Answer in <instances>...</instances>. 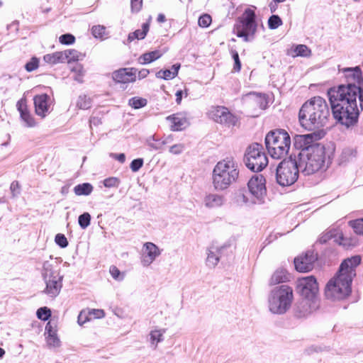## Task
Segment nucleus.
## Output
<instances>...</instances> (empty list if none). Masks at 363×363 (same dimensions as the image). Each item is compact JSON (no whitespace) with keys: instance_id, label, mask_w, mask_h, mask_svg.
Masks as SVG:
<instances>
[{"instance_id":"nucleus-1","label":"nucleus","mask_w":363,"mask_h":363,"mask_svg":"<svg viewBox=\"0 0 363 363\" xmlns=\"http://www.w3.org/2000/svg\"><path fill=\"white\" fill-rule=\"evenodd\" d=\"M335 118L347 128L354 126L358 121L359 109L357 101L363 108V89L358 86L341 84L328 91Z\"/></svg>"},{"instance_id":"nucleus-2","label":"nucleus","mask_w":363,"mask_h":363,"mask_svg":"<svg viewBox=\"0 0 363 363\" xmlns=\"http://www.w3.org/2000/svg\"><path fill=\"white\" fill-rule=\"evenodd\" d=\"M361 260L359 255H354L342 261L336 276L326 284L325 296L328 299L342 300L350 294L352 281L356 276V267Z\"/></svg>"},{"instance_id":"nucleus-3","label":"nucleus","mask_w":363,"mask_h":363,"mask_svg":"<svg viewBox=\"0 0 363 363\" xmlns=\"http://www.w3.org/2000/svg\"><path fill=\"white\" fill-rule=\"evenodd\" d=\"M330 111L325 100L315 96L305 102L298 113V120L303 128L311 130L319 129L328 122Z\"/></svg>"},{"instance_id":"nucleus-4","label":"nucleus","mask_w":363,"mask_h":363,"mask_svg":"<svg viewBox=\"0 0 363 363\" xmlns=\"http://www.w3.org/2000/svg\"><path fill=\"white\" fill-rule=\"evenodd\" d=\"M325 148L323 145H316L298 154V165L304 175H311L325 171L329 164Z\"/></svg>"},{"instance_id":"nucleus-5","label":"nucleus","mask_w":363,"mask_h":363,"mask_svg":"<svg viewBox=\"0 0 363 363\" xmlns=\"http://www.w3.org/2000/svg\"><path fill=\"white\" fill-rule=\"evenodd\" d=\"M239 177L238 163L233 157H227L214 167L212 183L217 191L227 189Z\"/></svg>"},{"instance_id":"nucleus-6","label":"nucleus","mask_w":363,"mask_h":363,"mask_svg":"<svg viewBox=\"0 0 363 363\" xmlns=\"http://www.w3.org/2000/svg\"><path fill=\"white\" fill-rule=\"evenodd\" d=\"M297 291L303 298L298 308L299 316H305L315 310L318 306V284L313 276L299 278L296 285Z\"/></svg>"},{"instance_id":"nucleus-7","label":"nucleus","mask_w":363,"mask_h":363,"mask_svg":"<svg viewBox=\"0 0 363 363\" xmlns=\"http://www.w3.org/2000/svg\"><path fill=\"white\" fill-rule=\"evenodd\" d=\"M265 145L269 155L273 159L280 160L287 155L291 145V138L284 130H274L267 134Z\"/></svg>"},{"instance_id":"nucleus-8","label":"nucleus","mask_w":363,"mask_h":363,"mask_svg":"<svg viewBox=\"0 0 363 363\" xmlns=\"http://www.w3.org/2000/svg\"><path fill=\"white\" fill-rule=\"evenodd\" d=\"M294 299L293 289L288 285L274 288L268 296V307L274 314H284L289 310Z\"/></svg>"},{"instance_id":"nucleus-9","label":"nucleus","mask_w":363,"mask_h":363,"mask_svg":"<svg viewBox=\"0 0 363 363\" xmlns=\"http://www.w3.org/2000/svg\"><path fill=\"white\" fill-rule=\"evenodd\" d=\"M301 168L296 159L291 156L287 160H282L276 169L277 182L281 186H289L294 184L298 179Z\"/></svg>"},{"instance_id":"nucleus-10","label":"nucleus","mask_w":363,"mask_h":363,"mask_svg":"<svg viewBox=\"0 0 363 363\" xmlns=\"http://www.w3.org/2000/svg\"><path fill=\"white\" fill-rule=\"evenodd\" d=\"M257 29L255 12L251 9H247L238 22L235 24L233 31L238 37L243 38L245 42H248L253 39Z\"/></svg>"},{"instance_id":"nucleus-11","label":"nucleus","mask_w":363,"mask_h":363,"mask_svg":"<svg viewBox=\"0 0 363 363\" xmlns=\"http://www.w3.org/2000/svg\"><path fill=\"white\" fill-rule=\"evenodd\" d=\"M245 166L253 172H260L268 164V159L263 146L257 143L250 145L245 152Z\"/></svg>"},{"instance_id":"nucleus-12","label":"nucleus","mask_w":363,"mask_h":363,"mask_svg":"<svg viewBox=\"0 0 363 363\" xmlns=\"http://www.w3.org/2000/svg\"><path fill=\"white\" fill-rule=\"evenodd\" d=\"M41 274L46 285L44 293L50 297H56L62 287V276L53 269L52 264L49 261L43 262Z\"/></svg>"},{"instance_id":"nucleus-13","label":"nucleus","mask_w":363,"mask_h":363,"mask_svg":"<svg viewBox=\"0 0 363 363\" xmlns=\"http://www.w3.org/2000/svg\"><path fill=\"white\" fill-rule=\"evenodd\" d=\"M265 184V178L262 174L252 177L248 182V189L255 199L253 201L255 203L264 202V198L267 193Z\"/></svg>"},{"instance_id":"nucleus-14","label":"nucleus","mask_w":363,"mask_h":363,"mask_svg":"<svg viewBox=\"0 0 363 363\" xmlns=\"http://www.w3.org/2000/svg\"><path fill=\"white\" fill-rule=\"evenodd\" d=\"M209 116L215 122L227 127L235 125L238 121L237 117L224 106L213 107Z\"/></svg>"},{"instance_id":"nucleus-15","label":"nucleus","mask_w":363,"mask_h":363,"mask_svg":"<svg viewBox=\"0 0 363 363\" xmlns=\"http://www.w3.org/2000/svg\"><path fill=\"white\" fill-rule=\"evenodd\" d=\"M339 72H342L344 74L345 78L347 83V85L351 86H358L359 87H362L363 84V77L362 70L359 67L357 66L355 67H344L341 68L340 66H338Z\"/></svg>"},{"instance_id":"nucleus-16","label":"nucleus","mask_w":363,"mask_h":363,"mask_svg":"<svg viewBox=\"0 0 363 363\" xmlns=\"http://www.w3.org/2000/svg\"><path fill=\"white\" fill-rule=\"evenodd\" d=\"M317 256L313 251H307L304 255L294 259V265L297 271L308 272L313 269Z\"/></svg>"},{"instance_id":"nucleus-17","label":"nucleus","mask_w":363,"mask_h":363,"mask_svg":"<svg viewBox=\"0 0 363 363\" xmlns=\"http://www.w3.org/2000/svg\"><path fill=\"white\" fill-rule=\"evenodd\" d=\"M161 255V250L154 243L145 242L142 249L141 264L143 267H149Z\"/></svg>"},{"instance_id":"nucleus-18","label":"nucleus","mask_w":363,"mask_h":363,"mask_svg":"<svg viewBox=\"0 0 363 363\" xmlns=\"http://www.w3.org/2000/svg\"><path fill=\"white\" fill-rule=\"evenodd\" d=\"M137 69L133 67L121 68L112 74L113 79L118 83L127 84L136 80Z\"/></svg>"},{"instance_id":"nucleus-19","label":"nucleus","mask_w":363,"mask_h":363,"mask_svg":"<svg viewBox=\"0 0 363 363\" xmlns=\"http://www.w3.org/2000/svg\"><path fill=\"white\" fill-rule=\"evenodd\" d=\"M243 101L255 108H259L261 110L267 108L268 106L267 98L265 94L251 92L244 96Z\"/></svg>"},{"instance_id":"nucleus-20","label":"nucleus","mask_w":363,"mask_h":363,"mask_svg":"<svg viewBox=\"0 0 363 363\" xmlns=\"http://www.w3.org/2000/svg\"><path fill=\"white\" fill-rule=\"evenodd\" d=\"M171 123L170 129L172 131H181L189 125V123L184 113H177L166 118Z\"/></svg>"},{"instance_id":"nucleus-21","label":"nucleus","mask_w":363,"mask_h":363,"mask_svg":"<svg viewBox=\"0 0 363 363\" xmlns=\"http://www.w3.org/2000/svg\"><path fill=\"white\" fill-rule=\"evenodd\" d=\"M35 113L37 115L45 117L49 112L50 96L46 94L37 95L33 99Z\"/></svg>"},{"instance_id":"nucleus-22","label":"nucleus","mask_w":363,"mask_h":363,"mask_svg":"<svg viewBox=\"0 0 363 363\" xmlns=\"http://www.w3.org/2000/svg\"><path fill=\"white\" fill-rule=\"evenodd\" d=\"M18 111L20 113L22 121L25 123V125L27 127H33L35 125L34 118L32 117L30 113L27 109L26 100L21 99L17 102L16 104Z\"/></svg>"},{"instance_id":"nucleus-23","label":"nucleus","mask_w":363,"mask_h":363,"mask_svg":"<svg viewBox=\"0 0 363 363\" xmlns=\"http://www.w3.org/2000/svg\"><path fill=\"white\" fill-rule=\"evenodd\" d=\"M221 247H220L214 244L208 247L206 264L209 267L213 268L218 264L221 255Z\"/></svg>"},{"instance_id":"nucleus-24","label":"nucleus","mask_w":363,"mask_h":363,"mask_svg":"<svg viewBox=\"0 0 363 363\" xmlns=\"http://www.w3.org/2000/svg\"><path fill=\"white\" fill-rule=\"evenodd\" d=\"M224 202V196L217 194H207L203 199L205 206L209 208L220 207Z\"/></svg>"},{"instance_id":"nucleus-25","label":"nucleus","mask_w":363,"mask_h":363,"mask_svg":"<svg viewBox=\"0 0 363 363\" xmlns=\"http://www.w3.org/2000/svg\"><path fill=\"white\" fill-rule=\"evenodd\" d=\"M291 279L290 274L283 268L277 269L272 275L269 280L270 285H276L280 283L289 281Z\"/></svg>"},{"instance_id":"nucleus-26","label":"nucleus","mask_w":363,"mask_h":363,"mask_svg":"<svg viewBox=\"0 0 363 363\" xmlns=\"http://www.w3.org/2000/svg\"><path fill=\"white\" fill-rule=\"evenodd\" d=\"M162 55V52L159 50H156L144 53L138 58V61L141 65H146L155 61L161 57Z\"/></svg>"},{"instance_id":"nucleus-27","label":"nucleus","mask_w":363,"mask_h":363,"mask_svg":"<svg viewBox=\"0 0 363 363\" xmlns=\"http://www.w3.org/2000/svg\"><path fill=\"white\" fill-rule=\"evenodd\" d=\"M43 58L44 60L49 64H57L66 60V53H64V51L56 52L52 54L45 55Z\"/></svg>"},{"instance_id":"nucleus-28","label":"nucleus","mask_w":363,"mask_h":363,"mask_svg":"<svg viewBox=\"0 0 363 363\" xmlns=\"http://www.w3.org/2000/svg\"><path fill=\"white\" fill-rule=\"evenodd\" d=\"M142 28V30L138 29L128 34V41L129 43L133 41L135 39L142 40L145 38L149 30V26L147 23H143Z\"/></svg>"},{"instance_id":"nucleus-29","label":"nucleus","mask_w":363,"mask_h":363,"mask_svg":"<svg viewBox=\"0 0 363 363\" xmlns=\"http://www.w3.org/2000/svg\"><path fill=\"white\" fill-rule=\"evenodd\" d=\"M165 331V329H155L150 333V343L154 345L155 349L159 342L163 341Z\"/></svg>"},{"instance_id":"nucleus-30","label":"nucleus","mask_w":363,"mask_h":363,"mask_svg":"<svg viewBox=\"0 0 363 363\" xmlns=\"http://www.w3.org/2000/svg\"><path fill=\"white\" fill-rule=\"evenodd\" d=\"M93 186L89 183L77 184L74 187V192L77 196H89L93 191Z\"/></svg>"},{"instance_id":"nucleus-31","label":"nucleus","mask_w":363,"mask_h":363,"mask_svg":"<svg viewBox=\"0 0 363 363\" xmlns=\"http://www.w3.org/2000/svg\"><path fill=\"white\" fill-rule=\"evenodd\" d=\"M308 139H310V137L308 135H296L294 137V146L296 148L301 149L300 152H303L304 150L313 147L306 145V140Z\"/></svg>"},{"instance_id":"nucleus-32","label":"nucleus","mask_w":363,"mask_h":363,"mask_svg":"<svg viewBox=\"0 0 363 363\" xmlns=\"http://www.w3.org/2000/svg\"><path fill=\"white\" fill-rule=\"evenodd\" d=\"M147 101L146 99L137 97V96L132 97L128 101L129 106H130L132 108H133L135 109H138V108H143V107L147 105Z\"/></svg>"},{"instance_id":"nucleus-33","label":"nucleus","mask_w":363,"mask_h":363,"mask_svg":"<svg viewBox=\"0 0 363 363\" xmlns=\"http://www.w3.org/2000/svg\"><path fill=\"white\" fill-rule=\"evenodd\" d=\"M46 343L50 348L59 347L60 346V340L57 333L45 335Z\"/></svg>"},{"instance_id":"nucleus-34","label":"nucleus","mask_w":363,"mask_h":363,"mask_svg":"<svg viewBox=\"0 0 363 363\" xmlns=\"http://www.w3.org/2000/svg\"><path fill=\"white\" fill-rule=\"evenodd\" d=\"M91 106V101L89 97L86 95H80L77 102V106L80 109H88Z\"/></svg>"},{"instance_id":"nucleus-35","label":"nucleus","mask_w":363,"mask_h":363,"mask_svg":"<svg viewBox=\"0 0 363 363\" xmlns=\"http://www.w3.org/2000/svg\"><path fill=\"white\" fill-rule=\"evenodd\" d=\"M349 224L353 228L355 233L363 235V218L351 220L349 222Z\"/></svg>"},{"instance_id":"nucleus-36","label":"nucleus","mask_w":363,"mask_h":363,"mask_svg":"<svg viewBox=\"0 0 363 363\" xmlns=\"http://www.w3.org/2000/svg\"><path fill=\"white\" fill-rule=\"evenodd\" d=\"M310 137V139L306 140V145L315 146L316 145H320V143H315L322 138L321 133L318 132H313L308 134H306Z\"/></svg>"},{"instance_id":"nucleus-37","label":"nucleus","mask_w":363,"mask_h":363,"mask_svg":"<svg viewBox=\"0 0 363 363\" xmlns=\"http://www.w3.org/2000/svg\"><path fill=\"white\" fill-rule=\"evenodd\" d=\"M91 222V216L89 213H84L79 216L78 223L82 229H86Z\"/></svg>"},{"instance_id":"nucleus-38","label":"nucleus","mask_w":363,"mask_h":363,"mask_svg":"<svg viewBox=\"0 0 363 363\" xmlns=\"http://www.w3.org/2000/svg\"><path fill=\"white\" fill-rule=\"evenodd\" d=\"M64 53H66V60L68 62L79 60L82 57V55L75 50H67Z\"/></svg>"},{"instance_id":"nucleus-39","label":"nucleus","mask_w":363,"mask_h":363,"mask_svg":"<svg viewBox=\"0 0 363 363\" xmlns=\"http://www.w3.org/2000/svg\"><path fill=\"white\" fill-rule=\"evenodd\" d=\"M282 25L281 18L277 15H272L268 20V26L270 29H276Z\"/></svg>"},{"instance_id":"nucleus-40","label":"nucleus","mask_w":363,"mask_h":363,"mask_svg":"<svg viewBox=\"0 0 363 363\" xmlns=\"http://www.w3.org/2000/svg\"><path fill=\"white\" fill-rule=\"evenodd\" d=\"M294 52L297 56L301 57H308L311 54L310 49L305 45H298L295 48Z\"/></svg>"},{"instance_id":"nucleus-41","label":"nucleus","mask_w":363,"mask_h":363,"mask_svg":"<svg viewBox=\"0 0 363 363\" xmlns=\"http://www.w3.org/2000/svg\"><path fill=\"white\" fill-rule=\"evenodd\" d=\"M37 317L42 320H47L51 316V311L47 307H41L37 311Z\"/></svg>"},{"instance_id":"nucleus-42","label":"nucleus","mask_w":363,"mask_h":363,"mask_svg":"<svg viewBox=\"0 0 363 363\" xmlns=\"http://www.w3.org/2000/svg\"><path fill=\"white\" fill-rule=\"evenodd\" d=\"M106 28L104 26L97 25L91 28V33L94 38H102L105 35Z\"/></svg>"},{"instance_id":"nucleus-43","label":"nucleus","mask_w":363,"mask_h":363,"mask_svg":"<svg viewBox=\"0 0 363 363\" xmlns=\"http://www.w3.org/2000/svg\"><path fill=\"white\" fill-rule=\"evenodd\" d=\"M211 16L207 13L201 15L198 21L199 26L202 28L208 27L211 25Z\"/></svg>"},{"instance_id":"nucleus-44","label":"nucleus","mask_w":363,"mask_h":363,"mask_svg":"<svg viewBox=\"0 0 363 363\" xmlns=\"http://www.w3.org/2000/svg\"><path fill=\"white\" fill-rule=\"evenodd\" d=\"M156 77L165 80L172 79L175 77L171 69L160 70L156 73Z\"/></svg>"},{"instance_id":"nucleus-45","label":"nucleus","mask_w":363,"mask_h":363,"mask_svg":"<svg viewBox=\"0 0 363 363\" xmlns=\"http://www.w3.org/2000/svg\"><path fill=\"white\" fill-rule=\"evenodd\" d=\"M103 183L107 188L117 187L120 184V180L117 177H112L105 179Z\"/></svg>"},{"instance_id":"nucleus-46","label":"nucleus","mask_w":363,"mask_h":363,"mask_svg":"<svg viewBox=\"0 0 363 363\" xmlns=\"http://www.w3.org/2000/svg\"><path fill=\"white\" fill-rule=\"evenodd\" d=\"M39 66V60L37 57H32L31 60L25 65V69L28 72L35 70Z\"/></svg>"},{"instance_id":"nucleus-47","label":"nucleus","mask_w":363,"mask_h":363,"mask_svg":"<svg viewBox=\"0 0 363 363\" xmlns=\"http://www.w3.org/2000/svg\"><path fill=\"white\" fill-rule=\"evenodd\" d=\"M59 41L64 45H72L75 41V37L69 33L63 34L60 37Z\"/></svg>"},{"instance_id":"nucleus-48","label":"nucleus","mask_w":363,"mask_h":363,"mask_svg":"<svg viewBox=\"0 0 363 363\" xmlns=\"http://www.w3.org/2000/svg\"><path fill=\"white\" fill-rule=\"evenodd\" d=\"M72 72L76 73V75L74 77V79L79 83H82L83 82L84 77V70L82 65H79L76 66L72 69Z\"/></svg>"},{"instance_id":"nucleus-49","label":"nucleus","mask_w":363,"mask_h":363,"mask_svg":"<svg viewBox=\"0 0 363 363\" xmlns=\"http://www.w3.org/2000/svg\"><path fill=\"white\" fill-rule=\"evenodd\" d=\"M55 240V242L62 248L66 247L68 245L67 239L63 234H57Z\"/></svg>"},{"instance_id":"nucleus-50","label":"nucleus","mask_w":363,"mask_h":363,"mask_svg":"<svg viewBox=\"0 0 363 363\" xmlns=\"http://www.w3.org/2000/svg\"><path fill=\"white\" fill-rule=\"evenodd\" d=\"M143 165V160L142 158H138L133 160L130 165L131 170L134 172H138Z\"/></svg>"},{"instance_id":"nucleus-51","label":"nucleus","mask_w":363,"mask_h":363,"mask_svg":"<svg viewBox=\"0 0 363 363\" xmlns=\"http://www.w3.org/2000/svg\"><path fill=\"white\" fill-rule=\"evenodd\" d=\"M232 57L235 62L233 69L235 72H240L241 69V62L238 52L235 50L232 51Z\"/></svg>"},{"instance_id":"nucleus-52","label":"nucleus","mask_w":363,"mask_h":363,"mask_svg":"<svg viewBox=\"0 0 363 363\" xmlns=\"http://www.w3.org/2000/svg\"><path fill=\"white\" fill-rule=\"evenodd\" d=\"M184 147L182 143L175 144L169 147V152L174 155H179L184 150Z\"/></svg>"},{"instance_id":"nucleus-53","label":"nucleus","mask_w":363,"mask_h":363,"mask_svg":"<svg viewBox=\"0 0 363 363\" xmlns=\"http://www.w3.org/2000/svg\"><path fill=\"white\" fill-rule=\"evenodd\" d=\"M110 273L112 276V277L116 280H122L123 279V276H121V272L119 269L115 267L112 266L110 267Z\"/></svg>"},{"instance_id":"nucleus-54","label":"nucleus","mask_w":363,"mask_h":363,"mask_svg":"<svg viewBox=\"0 0 363 363\" xmlns=\"http://www.w3.org/2000/svg\"><path fill=\"white\" fill-rule=\"evenodd\" d=\"M143 4V0H131V10L133 12H138Z\"/></svg>"},{"instance_id":"nucleus-55","label":"nucleus","mask_w":363,"mask_h":363,"mask_svg":"<svg viewBox=\"0 0 363 363\" xmlns=\"http://www.w3.org/2000/svg\"><path fill=\"white\" fill-rule=\"evenodd\" d=\"M10 189L13 194V196L19 194L20 193V186L18 182L14 181L11 184Z\"/></svg>"},{"instance_id":"nucleus-56","label":"nucleus","mask_w":363,"mask_h":363,"mask_svg":"<svg viewBox=\"0 0 363 363\" xmlns=\"http://www.w3.org/2000/svg\"><path fill=\"white\" fill-rule=\"evenodd\" d=\"M89 318H88L86 316V314L84 312L82 311L79 314L77 322L80 325H83L84 323H85L86 321H89Z\"/></svg>"},{"instance_id":"nucleus-57","label":"nucleus","mask_w":363,"mask_h":363,"mask_svg":"<svg viewBox=\"0 0 363 363\" xmlns=\"http://www.w3.org/2000/svg\"><path fill=\"white\" fill-rule=\"evenodd\" d=\"M93 315L96 318H100L104 316V312L103 310L93 309L91 312H89V315Z\"/></svg>"},{"instance_id":"nucleus-58","label":"nucleus","mask_w":363,"mask_h":363,"mask_svg":"<svg viewBox=\"0 0 363 363\" xmlns=\"http://www.w3.org/2000/svg\"><path fill=\"white\" fill-rule=\"evenodd\" d=\"M55 333H57V330L55 329V328L52 325L51 322H48L45 326V335H47L49 334H54Z\"/></svg>"},{"instance_id":"nucleus-59","label":"nucleus","mask_w":363,"mask_h":363,"mask_svg":"<svg viewBox=\"0 0 363 363\" xmlns=\"http://www.w3.org/2000/svg\"><path fill=\"white\" fill-rule=\"evenodd\" d=\"M111 157L117 160L121 163H124L125 161V155L123 153H120V154L111 153Z\"/></svg>"},{"instance_id":"nucleus-60","label":"nucleus","mask_w":363,"mask_h":363,"mask_svg":"<svg viewBox=\"0 0 363 363\" xmlns=\"http://www.w3.org/2000/svg\"><path fill=\"white\" fill-rule=\"evenodd\" d=\"M150 72L147 69H142L138 72V78L140 79L145 78L148 74Z\"/></svg>"},{"instance_id":"nucleus-61","label":"nucleus","mask_w":363,"mask_h":363,"mask_svg":"<svg viewBox=\"0 0 363 363\" xmlns=\"http://www.w3.org/2000/svg\"><path fill=\"white\" fill-rule=\"evenodd\" d=\"M175 96H176V102L177 104H179L182 99L183 91L182 90H178L176 92Z\"/></svg>"},{"instance_id":"nucleus-62","label":"nucleus","mask_w":363,"mask_h":363,"mask_svg":"<svg viewBox=\"0 0 363 363\" xmlns=\"http://www.w3.org/2000/svg\"><path fill=\"white\" fill-rule=\"evenodd\" d=\"M179 68H180L179 64H175V65H172L171 70L172 71V73L174 74L175 77L177 75Z\"/></svg>"},{"instance_id":"nucleus-63","label":"nucleus","mask_w":363,"mask_h":363,"mask_svg":"<svg viewBox=\"0 0 363 363\" xmlns=\"http://www.w3.org/2000/svg\"><path fill=\"white\" fill-rule=\"evenodd\" d=\"M90 126L91 127L92 125H96L98 123H100V120L98 118L93 117L90 119Z\"/></svg>"},{"instance_id":"nucleus-64","label":"nucleus","mask_w":363,"mask_h":363,"mask_svg":"<svg viewBox=\"0 0 363 363\" xmlns=\"http://www.w3.org/2000/svg\"><path fill=\"white\" fill-rule=\"evenodd\" d=\"M157 21L159 22H164L165 21V17L162 14H160L157 17Z\"/></svg>"}]
</instances>
